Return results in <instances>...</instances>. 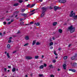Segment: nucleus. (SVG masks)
<instances>
[{
    "mask_svg": "<svg viewBox=\"0 0 77 77\" xmlns=\"http://www.w3.org/2000/svg\"><path fill=\"white\" fill-rule=\"evenodd\" d=\"M18 5V3H17L14 4L13 6H17Z\"/></svg>",
    "mask_w": 77,
    "mask_h": 77,
    "instance_id": "nucleus-18",
    "label": "nucleus"
},
{
    "mask_svg": "<svg viewBox=\"0 0 77 77\" xmlns=\"http://www.w3.org/2000/svg\"><path fill=\"white\" fill-rule=\"evenodd\" d=\"M25 38L26 40H29V36H25Z\"/></svg>",
    "mask_w": 77,
    "mask_h": 77,
    "instance_id": "nucleus-16",
    "label": "nucleus"
},
{
    "mask_svg": "<svg viewBox=\"0 0 77 77\" xmlns=\"http://www.w3.org/2000/svg\"><path fill=\"white\" fill-rule=\"evenodd\" d=\"M14 19H12L11 20V23L13 22V21H14Z\"/></svg>",
    "mask_w": 77,
    "mask_h": 77,
    "instance_id": "nucleus-42",
    "label": "nucleus"
},
{
    "mask_svg": "<svg viewBox=\"0 0 77 77\" xmlns=\"http://www.w3.org/2000/svg\"><path fill=\"white\" fill-rule=\"evenodd\" d=\"M53 46H51L50 47V49L51 50V49H53Z\"/></svg>",
    "mask_w": 77,
    "mask_h": 77,
    "instance_id": "nucleus-47",
    "label": "nucleus"
},
{
    "mask_svg": "<svg viewBox=\"0 0 77 77\" xmlns=\"http://www.w3.org/2000/svg\"><path fill=\"white\" fill-rule=\"evenodd\" d=\"M17 52V51H14L12 53H13V54H14V53H16V52Z\"/></svg>",
    "mask_w": 77,
    "mask_h": 77,
    "instance_id": "nucleus-48",
    "label": "nucleus"
},
{
    "mask_svg": "<svg viewBox=\"0 0 77 77\" xmlns=\"http://www.w3.org/2000/svg\"><path fill=\"white\" fill-rule=\"evenodd\" d=\"M40 44V43L38 42H37L36 44V45H39Z\"/></svg>",
    "mask_w": 77,
    "mask_h": 77,
    "instance_id": "nucleus-29",
    "label": "nucleus"
},
{
    "mask_svg": "<svg viewBox=\"0 0 77 77\" xmlns=\"http://www.w3.org/2000/svg\"><path fill=\"white\" fill-rule=\"evenodd\" d=\"M23 18H21L20 19V20L21 21H23Z\"/></svg>",
    "mask_w": 77,
    "mask_h": 77,
    "instance_id": "nucleus-49",
    "label": "nucleus"
},
{
    "mask_svg": "<svg viewBox=\"0 0 77 77\" xmlns=\"http://www.w3.org/2000/svg\"><path fill=\"white\" fill-rule=\"evenodd\" d=\"M68 29L71 33H72L74 32L75 30V27H73L72 25L69 27Z\"/></svg>",
    "mask_w": 77,
    "mask_h": 77,
    "instance_id": "nucleus-2",
    "label": "nucleus"
},
{
    "mask_svg": "<svg viewBox=\"0 0 77 77\" xmlns=\"http://www.w3.org/2000/svg\"><path fill=\"white\" fill-rule=\"evenodd\" d=\"M59 1V3H65L66 2L65 0H58Z\"/></svg>",
    "mask_w": 77,
    "mask_h": 77,
    "instance_id": "nucleus-6",
    "label": "nucleus"
},
{
    "mask_svg": "<svg viewBox=\"0 0 77 77\" xmlns=\"http://www.w3.org/2000/svg\"><path fill=\"white\" fill-rule=\"evenodd\" d=\"M17 16H18V15L17 14L15 16V18H16V17H17Z\"/></svg>",
    "mask_w": 77,
    "mask_h": 77,
    "instance_id": "nucleus-61",
    "label": "nucleus"
},
{
    "mask_svg": "<svg viewBox=\"0 0 77 77\" xmlns=\"http://www.w3.org/2000/svg\"><path fill=\"white\" fill-rule=\"evenodd\" d=\"M49 66V67H50V68H53V65H51V64Z\"/></svg>",
    "mask_w": 77,
    "mask_h": 77,
    "instance_id": "nucleus-35",
    "label": "nucleus"
},
{
    "mask_svg": "<svg viewBox=\"0 0 77 77\" xmlns=\"http://www.w3.org/2000/svg\"><path fill=\"white\" fill-rule=\"evenodd\" d=\"M57 22H54L53 23V25L54 26H56V25H57Z\"/></svg>",
    "mask_w": 77,
    "mask_h": 77,
    "instance_id": "nucleus-10",
    "label": "nucleus"
},
{
    "mask_svg": "<svg viewBox=\"0 0 77 77\" xmlns=\"http://www.w3.org/2000/svg\"><path fill=\"white\" fill-rule=\"evenodd\" d=\"M44 15H45V12H42V13L41 14V17H44Z\"/></svg>",
    "mask_w": 77,
    "mask_h": 77,
    "instance_id": "nucleus-11",
    "label": "nucleus"
},
{
    "mask_svg": "<svg viewBox=\"0 0 77 77\" xmlns=\"http://www.w3.org/2000/svg\"><path fill=\"white\" fill-rule=\"evenodd\" d=\"M58 50H59L60 51V50H61V48H59L58 49Z\"/></svg>",
    "mask_w": 77,
    "mask_h": 77,
    "instance_id": "nucleus-51",
    "label": "nucleus"
},
{
    "mask_svg": "<svg viewBox=\"0 0 77 77\" xmlns=\"http://www.w3.org/2000/svg\"><path fill=\"white\" fill-rule=\"evenodd\" d=\"M62 30L60 29L58 30V32H59V33H62Z\"/></svg>",
    "mask_w": 77,
    "mask_h": 77,
    "instance_id": "nucleus-17",
    "label": "nucleus"
},
{
    "mask_svg": "<svg viewBox=\"0 0 77 77\" xmlns=\"http://www.w3.org/2000/svg\"><path fill=\"white\" fill-rule=\"evenodd\" d=\"M63 68L64 69H66V65L65 64H64L63 65Z\"/></svg>",
    "mask_w": 77,
    "mask_h": 77,
    "instance_id": "nucleus-12",
    "label": "nucleus"
},
{
    "mask_svg": "<svg viewBox=\"0 0 77 77\" xmlns=\"http://www.w3.org/2000/svg\"><path fill=\"white\" fill-rule=\"evenodd\" d=\"M16 70V69L15 68H13V69H12V71L13 72H15Z\"/></svg>",
    "mask_w": 77,
    "mask_h": 77,
    "instance_id": "nucleus-20",
    "label": "nucleus"
},
{
    "mask_svg": "<svg viewBox=\"0 0 77 77\" xmlns=\"http://www.w3.org/2000/svg\"><path fill=\"white\" fill-rule=\"evenodd\" d=\"M77 63H73L72 64V66L73 67H75L76 65H77Z\"/></svg>",
    "mask_w": 77,
    "mask_h": 77,
    "instance_id": "nucleus-8",
    "label": "nucleus"
},
{
    "mask_svg": "<svg viewBox=\"0 0 77 77\" xmlns=\"http://www.w3.org/2000/svg\"><path fill=\"white\" fill-rule=\"evenodd\" d=\"M11 23V22H8V24H10Z\"/></svg>",
    "mask_w": 77,
    "mask_h": 77,
    "instance_id": "nucleus-52",
    "label": "nucleus"
},
{
    "mask_svg": "<svg viewBox=\"0 0 77 77\" xmlns=\"http://www.w3.org/2000/svg\"><path fill=\"white\" fill-rule=\"evenodd\" d=\"M57 71H60V70L59 69H58Z\"/></svg>",
    "mask_w": 77,
    "mask_h": 77,
    "instance_id": "nucleus-58",
    "label": "nucleus"
},
{
    "mask_svg": "<svg viewBox=\"0 0 77 77\" xmlns=\"http://www.w3.org/2000/svg\"><path fill=\"white\" fill-rule=\"evenodd\" d=\"M39 77H42L43 76V74H39Z\"/></svg>",
    "mask_w": 77,
    "mask_h": 77,
    "instance_id": "nucleus-36",
    "label": "nucleus"
},
{
    "mask_svg": "<svg viewBox=\"0 0 77 77\" xmlns=\"http://www.w3.org/2000/svg\"><path fill=\"white\" fill-rule=\"evenodd\" d=\"M11 40H9L8 41V43H11Z\"/></svg>",
    "mask_w": 77,
    "mask_h": 77,
    "instance_id": "nucleus-44",
    "label": "nucleus"
},
{
    "mask_svg": "<svg viewBox=\"0 0 77 77\" xmlns=\"http://www.w3.org/2000/svg\"><path fill=\"white\" fill-rule=\"evenodd\" d=\"M35 4H33L31 6V7H30V8H32V7H33V6H35Z\"/></svg>",
    "mask_w": 77,
    "mask_h": 77,
    "instance_id": "nucleus-32",
    "label": "nucleus"
},
{
    "mask_svg": "<svg viewBox=\"0 0 77 77\" xmlns=\"http://www.w3.org/2000/svg\"><path fill=\"white\" fill-rule=\"evenodd\" d=\"M53 45V42H51L50 43V46H51V45Z\"/></svg>",
    "mask_w": 77,
    "mask_h": 77,
    "instance_id": "nucleus-27",
    "label": "nucleus"
},
{
    "mask_svg": "<svg viewBox=\"0 0 77 77\" xmlns=\"http://www.w3.org/2000/svg\"><path fill=\"white\" fill-rule=\"evenodd\" d=\"M67 58H68V57L67 56H65L63 57V59L64 60H66V59H67Z\"/></svg>",
    "mask_w": 77,
    "mask_h": 77,
    "instance_id": "nucleus-24",
    "label": "nucleus"
},
{
    "mask_svg": "<svg viewBox=\"0 0 77 77\" xmlns=\"http://www.w3.org/2000/svg\"><path fill=\"white\" fill-rule=\"evenodd\" d=\"M35 11V9H34L30 11V12H33L34 11Z\"/></svg>",
    "mask_w": 77,
    "mask_h": 77,
    "instance_id": "nucleus-38",
    "label": "nucleus"
},
{
    "mask_svg": "<svg viewBox=\"0 0 77 77\" xmlns=\"http://www.w3.org/2000/svg\"><path fill=\"white\" fill-rule=\"evenodd\" d=\"M15 13L16 14H18V13H19V11H16V12L14 13V14Z\"/></svg>",
    "mask_w": 77,
    "mask_h": 77,
    "instance_id": "nucleus-34",
    "label": "nucleus"
},
{
    "mask_svg": "<svg viewBox=\"0 0 77 77\" xmlns=\"http://www.w3.org/2000/svg\"><path fill=\"white\" fill-rule=\"evenodd\" d=\"M69 71H72V72H75L76 71L75 70L72 69H69Z\"/></svg>",
    "mask_w": 77,
    "mask_h": 77,
    "instance_id": "nucleus-9",
    "label": "nucleus"
},
{
    "mask_svg": "<svg viewBox=\"0 0 77 77\" xmlns=\"http://www.w3.org/2000/svg\"><path fill=\"white\" fill-rule=\"evenodd\" d=\"M56 62V60H53L52 61V62H53V63H55V62Z\"/></svg>",
    "mask_w": 77,
    "mask_h": 77,
    "instance_id": "nucleus-33",
    "label": "nucleus"
},
{
    "mask_svg": "<svg viewBox=\"0 0 77 77\" xmlns=\"http://www.w3.org/2000/svg\"><path fill=\"white\" fill-rule=\"evenodd\" d=\"M44 65H42L39 67V68H40V69H42V68H44Z\"/></svg>",
    "mask_w": 77,
    "mask_h": 77,
    "instance_id": "nucleus-14",
    "label": "nucleus"
},
{
    "mask_svg": "<svg viewBox=\"0 0 77 77\" xmlns=\"http://www.w3.org/2000/svg\"><path fill=\"white\" fill-rule=\"evenodd\" d=\"M20 33V31H18V32L17 33V34H18V33Z\"/></svg>",
    "mask_w": 77,
    "mask_h": 77,
    "instance_id": "nucleus-54",
    "label": "nucleus"
},
{
    "mask_svg": "<svg viewBox=\"0 0 77 77\" xmlns=\"http://www.w3.org/2000/svg\"><path fill=\"white\" fill-rule=\"evenodd\" d=\"M52 39H53V40H54V37H53L52 38Z\"/></svg>",
    "mask_w": 77,
    "mask_h": 77,
    "instance_id": "nucleus-64",
    "label": "nucleus"
},
{
    "mask_svg": "<svg viewBox=\"0 0 77 77\" xmlns=\"http://www.w3.org/2000/svg\"><path fill=\"white\" fill-rule=\"evenodd\" d=\"M28 45H29V43H26L25 45H23V46H27Z\"/></svg>",
    "mask_w": 77,
    "mask_h": 77,
    "instance_id": "nucleus-30",
    "label": "nucleus"
},
{
    "mask_svg": "<svg viewBox=\"0 0 77 77\" xmlns=\"http://www.w3.org/2000/svg\"><path fill=\"white\" fill-rule=\"evenodd\" d=\"M73 11H71L70 12V14L69 15V17H72L74 18V20L77 19V15H75V13Z\"/></svg>",
    "mask_w": 77,
    "mask_h": 77,
    "instance_id": "nucleus-1",
    "label": "nucleus"
},
{
    "mask_svg": "<svg viewBox=\"0 0 77 77\" xmlns=\"http://www.w3.org/2000/svg\"><path fill=\"white\" fill-rule=\"evenodd\" d=\"M6 20L7 21H9V20H10V19H6Z\"/></svg>",
    "mask_w": 77,
    "mask_h": 77,
    "instance_id": "nucleus-50",
    "label": "nucleus"
},
{
    "mask_svg": "<svg viewBox=\"0 0 77 77\" xmlns=\"http://www.w3.org/2000/svg\"><path fill=\"white\" fill-rule=\"evenodd\" d=\"M36 40L33 41V42L32 43V45H34L35 44V43H36Z\"/></svg>",
    "mask_w": 77,
    "mask_h": 77,
    "instance_id": "nucleus-15",
    "label": "nucleus"
},
{
    "mask_svg": "<svg viewBox=\"0 0 77 77\" xmlns=\"http://www.w3.org/2000/svg\"><path fill=\"white\" fill-rule=\"evenodd\" d=\"M54 11H56L57 10L60 9V8L59 7H58V6H55L54 7Z\"/></svg>",
    "mask_w": 77,
    "mask_h": 77,
    "instance_id": "nucleus-4",
    "label": "nucleus"
},
{
    "mask_svg": "<svg viewBox=\"0 0 77 77\" xmlns=\"http://www.w3.org/2000/svg\"><path fill=\"white\" fill-rule=\"evenodd\" d=\"M44 66L46 67L47 66V64L46 63H44Z\"/></svg>",
    "mask_w": 77,
    "mask_h": 77,
    "instance_id": "nucleus-37",
    "label": "nucleus"
},
{
    "mask_svg": "<svg viewBox=\"0 0 77 77\" xmlns=\"http://www.w3.org/2000/svg\"><path fill=\"white\" fill-rule=\"evenodd\" d=\"M44 55H42V59H43L44 58Z\"/></svg>",
    "mask_w": 77,
    "mask_h": 77,
    "instance_id": "nucleus-56",
    "label": "nucleus"
},
{
    "mask_svg": "<svg viewBox=\"0 0 77 77\" xmlns=\"http://www.w3.org/2000/svg\"><path fill=\"white\" fill-rule=\"evenodd\" d=\"M41 9L42 10V12H45L47 10V8L45 7H42Z\"/></svg>",
    "mask_w": 77,
    "mask_h": 77,
    "instance_id": "nucleus-3",
    "label": "nucleus"
},
{
    "mask_svg": "<svg viewBox=\"0 0 77 77\" xmlns=\"http://www.w3.org/2000/svg\"><path fill=\"white\" fill-rule=\"evenodd\" d=\"M34 14H35V12H34L33 13H32L30 14V15H33Z\"/></svg>",
    "mask_w": 77,
    "mask_h": 77,
    "instance_id": "nucleus-39",
    "label": "nucleus"
},
{
    "mask_svg": "<svg viewBox=\"0 0 77 77\" xmlns=\"http://www.w3.org/2000/svg\"><path fill=\"white\" fill-rule=\"evenodd\" d=\"M4 70L5 71H6V68H4Z\"/></svg>",
    "mask_w": 77,
    "mask_h": 77,
    "instance_id": "nucleus-57",
    "label": "nucleus"
},
{
    "mask_svg": "<svg viewBox=\"0 0 77 77\" xmlns=\"http://www.w3.org/2000/svg\"><path fill=\"white\" fill-rule=\"evenodd\" d=\"M53 8L51 7H50V9H53Z\"/></svg>",
    "mask_w": 77,
    "mask_h": 77,
    "instance_id": "nucleus-60",
    "label": "nucleus"
},
{
    "mask_svg": "<svg viewBox=\"0 0 77 77\" xmlns=\"http://www.w3.org/2000/svg\"><path fill=\"white\" fill-rule=\"evenodd\" d=\"M33 24V22H31L30 23V24Z\"/></svg>",
    "mask_w": 77,
    "mask_h": 77,
    "instance_id": "nucleus-43",
    "label": "nucleus"
},
{
    "mask_svg": "<svg viewBox=\"0 0 77 77\" xmlns=\"http://www.w3.org/2000/svg\"><path fill=\"white\" fill-rule=\"evenodd\" d=\"M26 59H28V60H30V59H33V58L30 56H27L26 57Z\"/></svg>",
    "mask_w": 77,
    "mask_h": 77,
    "instance_id": "nucleus-7",
    "label": "nucleus"
},
{
    "mask_svg": "<svg viewBox=\"0 0 77 77\" xmlns=\"http://www.w3.org/2000/svg\"><path fill=\"white\" fill-rule=\"evenodd\" d=\"M30 6V4H28L26 6V7H29Z\"/></svg>",
    "mask_w": 77,
    "mask_h": 77,
    "instance_id": "nucleus-45",
    "label": "nucleus"
},
{
    "mask_svg": "<svg viewBox=\"0 0 77 77\" xmlns=\"http://www.w3.org/2000/svg\"><path fill=\"white\" fill-rule=\"evenodd\" d=\"M21 15L23 16H25V17L27 16V14L23 13V14H21Z\"/></svg>",
    "mask_w": 77,
    "mask_h": 77,
    "instance_id": "nucleus-23",
    "label": "nucleus"
},
{
    "mask_svg": "<svg viewBox=\"0 0 77 77\" xmlns=\"http://www.w3.org/2000/svg\"><path fill=\"white\" fill-rule=\"evenodd\" d=\"M7 47L8 48V49L10 48L11 47V46L10 45L8 44L7 45Z\"/></svg>",
    "mask_w": 77,
    "mask_h": 77,
    "instance_id": "nucleus-22",
    "label": "nucleus"
},
{
    "mask_svg": "<svg viewBox=\"0 0 77 77\" xmlns=\"http://www.w3.org/2000/svg\"><path fill=\"white\" fill-rule=\"evenodd\" d=\"M25 11H26L25 9H23L22 10L21 12H24Z\"/></svg>",
    "mask_w": 77,
    "mask_h": 77,
    "instance_id": "nucleus-31",
    "label": "nucleus"
},
{
    "mask_svg": "<svg viewBox=\"0 0 77 77\" xmlns=\"http://www.w3.org/2000/svg\"><path fill=\"white\" fill-rule=\"evenodd\" d=\"M17 2H18L19 3H23V1L22 0H17Z\"/></svg>",
    "mask_w": 77,
    "mask_h": 77,
    "instance_id": "nucleus-13",
    "label": "nucleus"
},
{
    "mask_svg": "<svg viewBox=\"0 0 77 77\" xmlns=\"http://www.w3.org/2000/svg\"><path fill=\"white\" fill-rule=\"evenodd\" d=\"M7 56L8 58H10V56H9V53H8L7 54Z\"/></svg>",
    "mask_w": 77,
    "mask_h": 77,
    "instance_id": "nucleus-26",
    "label": "nucleus"
},
{
    "mask_svg": "<svg viewBox=\"0 0 77 77\" xmlns=\"http://www.w3.org/2000/svg\"><path fill=\"white\" fill-rule=\"evenodd\" d=\"M58 58V57H57V56H56L55 57V59H57Z\"/></svg>",
    "mask_w": 77,
    "mask_h": 77,
    "instance_id": "nucleus-62",
    "label": "nucleus"
},
{
    "mask_svg": "<svg viewBox=\"0 0 77 77\" xmlns=\"http://www.w3.org/2000/svg\"><path fill=\"white\" fill-rule=\"evenodd\" d=\"M38 58H39V56H35V57H34V59H38Z\"/></svg>",
    "mask_w": 77,
    "mask_h": 77,
    "instance_id": "nucleus-25",
    "label": "nucleus"
},
{
    "mask_svg": "<svg viewBox=\"0 0 77 77\" xmlns=\"http://www.w3.org/2000/svg\"><path fill=\"white\" fill-rule=\"evenodd\" d=\"M35 24L36 26H40V23H35Z\"/></svg>",
    "mask_w": 77,
    "mask_h": 77,
    "instance_id": "nucleus-19",
    "label": "nucleus"
},
{
    "mask_svg": "<svg viewBox=\"0 0 77 77\" xmlns=\"http://www.w3.org/2000/svg\"><path fill=\"white\" fill-rule=\"evenodd\" d=\"M3 24H4V25H6V22H3Z\"/></svg>",
    "mask_w": 77,
    "mask_h": 77,
    "instance_id": "nucleus-41",
    "label": "nucleus"
},
{
    "mask_svg": "<svg viewBox=\"0 0 77 77\" xmlns=\"http://www.w3.org/2000/svg\"><path fill=\"white\" fill-rule=\"evenodd\" d=\"M71 44L69 45H68L69 47H70L71 46Z\"/></svg>",
    "mask_w": 77,
    "mask_h": 77,
    "instance_id": "nucleus-59",
    "label": "nucleus"
},
{
    "mask_svg": "<svg viewBox=\"0 0 77 77\" xmlns=\"http://www.w3.org/2000/svg\"><path fill=\"white\" fill-rule=\"evenodd\" d=\"M8 68H11V66H8Z\"/></svg>",
    "mask_w": 77,
    "mask_h": 77,
    "instance_id": "nucleus-46",
    "label": "nucleus"
},
{
    "mask_svg": "<svg viewBox=\"0 0 77 77\" xmlns=\"http://www.w3.org/2000/svg\"><path fill=\"white\" fill-rule=\"evenodd\" d=\"M54 54L55 55V56H57V54L56 53V51L54 50Z\"/></svg>",
    "mask_w": 77,
    "mask_h": 77,
    "instance_id": "nucleus-21",
    "label": "nucleus"
},
{
    "mask_svg": "<svg viewBox=\"0 0 77 77\" xmlns=\"http://www.w3.org/2000/svg\"><path fill=\"white\" fill-rule=\"evenodd\" d=\"M5 54H7V51H5Z\"/></svg>",
    "mask_w": 77,
    "mask_h": 77,
    "instance_id": "nucleus-63",
    "label": "nucleus"
},
{
    "mask_svg": "<svg viewBox=\"0 0 77 77\" xmlns=\"http://www.w3.org/2000/svg\"><path fill=\"white\" fill-rule=\"evenodd\" d=\"M12 37H10L9 38V39L11 40V39H12Z\"/></svg>",
    "mask_w": 77,
    "mask_h": 77,
    "instance_id": "nucleus-53",
    "label": "nucleus"
},
{
    "mask_svg": "<svg viewBox=\"0 0 77 77\" xmlns=\"http://www.w3.org/2000/svg\"><path fill=\"white\" fill-rule=\"evenodd\" d=\"M75 56H73L71 58V60H74L76 58H77V54H75Z\"/></svg>",
    "mask_w": 77,
    "mask_h": 77,
    "instance_id": "nucleus-5",
    "label": "nucleus"
},
{
    "mask_svg": "<svg viewBox=\"0 0 77 77\" xmlns=\"http://www.w3.org/2000/svg\"><path fill=\"white\" fill-rule=\"evenodd\" d=\"M39 2H42V1H43V0H39Z\"/></svg>",
    "mask_w": 77,
    "mask_h": 77,
    "instance_id": "nucleus-55",
    "label": "nucleus"
},
{
    "mask_svg": "<svg viewBox=\"0 0 77 77\" xmlns=\"http://www.w3.org/2000/svg\"><path fill=\"white\" fill-rule=\"evenodd\" d=\"M20 24L21 25H24V22H20Z\"/></svg>",
    "mask_w": 77,
    "mask_h": 77,
    "instance_id": "nucleus-28",
    "label": "nucleus"
},
{
    "mask_svg": "<svg viewBox=\"0 0 77 77\" xmlns=\"http://www.w3.org/2000/svg\"><path fill=\"white\" fill-rule=\"evenodd\" d=\"M50 77H54V76L53 75H50Z\"/></svg>",
    "mask_w": 77,
    "mask_h": 77,
    "instance_id": "nucleus-40",
    "label": "nucleus"
}]
</instances>
